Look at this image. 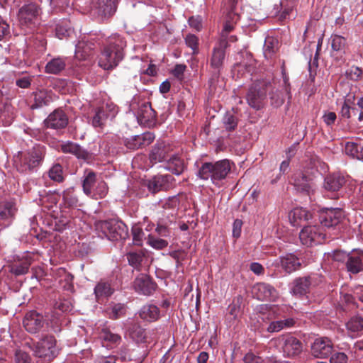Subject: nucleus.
Listing matches in <instances>:
<instances>
[{
    "instance_id": "56",
    "label": "nucleus",
    "mask_w": 363,
    "mask_h": 363,
    "mask_svg": "<svg viewBox=\"0 0 363 363\" xmlns=\"http://www.w3.org/2000/svg\"><path fill=\"white\" fill-rule=\"evenodd\" d=\"M30 354L21 350H17L14 354V363H31Z\"/></svg>"
},
{
    "instance_id": "35",
    "label": "nucleus",
    "mask_w": 363,
    "mask_h": 363,
    "mask_svg": "<svg viewBox=\"0 0 363 363\" xmlns=\"http://www.w3.org/2000/svg\"><path fill=\"white\" fill-rule=\"evenodd\" d=\"M114 289L106 281L99 282L94 288V294L98 301L101 298H108L112 295Z\"/></svg>"
},
{
    "instance_id": "32",
    "label": "nucleus",
    "mask_w": 363,
    "mask_h": 363,
    "mask_svg": "<svg viewBox=\"0 0 363 363\" xmlns=\"http://www.w3.org/2000/svg\"><path fill=\"white\" fill-rule=\"evenodd\" d=\"M311 217L310 212L303 208H295L289 213V219L294 226L301 225L302 222L308 220Z\"/></svg>"
},
{
    "instance_id": "63",
    "label": "nucleus",
    "mask_w": 363,
    "mask_h": 363,
    "mask_svg": "<svg viewBox=\"0 0 363 363\" xmlns=\"http://www.w3.org/2000/svg\"><path fill=\"white\" fill-rule=\"evenodd\" d=\"M108 192V186L106 182L101 181L98 182L95 189V194L99 196V198L104 197Z\"/></svg>"
},
{
    "instance_id": "40",
    "label": "nucleus",
    "mask_w": 363,
    "mask_h": 363,
    "mask_svg": "<svg viewBox=\"0 0 363 363\" xmlns=\"http://www.w3.org/2000/svg\"><path fill=\"white\" fill-rule=\"evenodd\" d=\"M62 199L65 206L75 208L78 206L79 200L74 194L73 188H68L62 193Z\"/></svg>"
},
{
    "instance_id": "51",
    "label": "nucleus",
    "mask_w": 363,
    "mask_h": 363,
    "mask_svg": "<svg viewBox=\"0 0 363 363\" xmlns=\"http://www.w3.org/2000/svg\"><path fill=\"white\" fill-rule=\"evenodd\" d=\"M346 325L347 328L351 332H359L363 330V318L359 316L352 317Z\"/></svg>"
},
{
    "instance_id": "44",
    "label": "nucleus",
    "mask_w": 363,
    "mask_h": 363,
    "mask_svg": "<svg viewBox=\"0 0 363 363\" xmlns=\"http://www.w3.org/2000/svg\"><path fill=\"white\" fill-rule=\"evenodd\" d=\"M286 96H287V94L284 89L273 90L270 95L272 105L274 107L281 106L285 101Z\"/></svg>"
},
{
    "instance_id": "33",
    "label": "nucleus",
    "mask_w": 363,
    "mask_h": 363,
    "mask_svg": "<svg viewBox=\"0 0 363 363\" xmlns=\"http://www.w3.org/2000/svg\"><path fill=\"white\" fill-rule=\"evenodd\" d=\"M94 44L89 41H79L75 49V57L79 60H85L92 52Z\"/></svg>"
},
{
    "instance_id": "57",
    "label": "nucleus",
    "mask_w": 363,
    "mask_h": 363,
    "mask_svg": "<svg viewBox=\"0 0 363 363\" xmlns=\"http://www.w3.org/2000/svg\"><path fill=\"white\" fill-rule=\"evenodd\" d=\"M328 257L334 261L342 262L347 261L349 254H346L342 250H335L332 253H328Z\"/></svg>"
},
{
    "instance_id": "58",
    "label": "nucleus",
    "mask_w": 363,
    "mask_h": 363,
    "mask_svg": "<svg viewBox=\"0 0 363 363\" xmlns=\"http://www.w3.org/2000/svg\"><path fill=\"white\" fill-rule=\"evenodd\" d=\"M71 31L70 28H68L66 24H57L55 28L56 36L60 39L69 35Z\"/></svg>"
},
{
    "instance_id": "12",
    "label": "nucleus",
    "mask_w": 363,
    "mask_h": 363,
    "mask_svg": "<svg viewBox=\"0 0 363 363\" xmlns=\"http://www.w3.org/2000/svg\"><path fill=\"white\" fill-rule=\"evenodd\" d=\"M173 152L172 145L164 141H157L152 147L149 154V160L152 164L167 161Z\"/></svg>"
},
{
    "instance_id": "47",
    "label": "nucleus",
    "mask_w": 363,
    "mask_h": 363,
    "mask_svg": "<svg viewBox=\"0 0 363 363\" xmlns=\"http://www.w3.org/2000/svg\"><path fill=\"white\" fill-rule=\"evenodd\" d=\"M147 243L156 250H162L168 246V242L162 238H156L152 234H149L147 238Z\"/></svg>"
},
{
    "instance_id": "61",
    "label": "nucleus",
    "mask_w": 363,
    "mask_h": 363,
    "mask_svg": "<svg viewBox=\"0 0 363 363\" xmlns=\"http://www.w3.org/2000/svg\"><path fill=\"white\" fill-rule=\"evenodd\" d=\"M188 22L190 27L196 30L200 31L202 29V19L200 16H191L189 18Z\"/></svg>"
},
{
    "instance_id": "24",
    "label": "nucleus",
    "mask_w": 363,
    "mask_h": 363,
    "mask_svg": "<svg viewBox=\"0 0 363 363\" xmlns=\"http://www.w3.org/2000/svg\"><path fill=\"white\" fill-rule=\"evenodd\" d=\"M293 184L296 189L300 192L310 194L313 191L311 179L301 172L294 174Z\"/></svg>"
},
{
    "instance_id": "43",
    "label": "nucleus",
    "mask_w": 363,
    "mask_h": 363,
    "mask_svg": "<svg viewBox=\"0 0 363 363\" xmlns=\"http://www.w3.org/2000/svg\"><path fill=\"white\" fill-rule=\"evenodd\" d=\"M242 301V297L238 296L236 299H234L233 303L229 305L228 308V313L226 315V318L228 320H235L240 313V303Z\"/></svg>"
},
{
    "instance_id": "49",
    "label": "nucleus",
    "mask_w": 363,
    "mask_h": 363,
    "mask_svg": "<svg viewBox=\"0 0 363 363\" xmlns=\"http://www.w3.org/2000/svg\"><path fill=\"white\" fill-rule=\"evenodd\" d=\"M224 128L228 131L234 130L238 125V119L235 116L231 113L227 112L223 118Z\"/></svg>"
},
{
    "instance_id": "23",
    "label": "nucleus",
    "mask_w": 363,
    "mask_h": 363,
    "mask_svg": "<svg viewBox=\"0 0 363 363\" xmlns=\"http://www.w3.org/2000/svg\"><path fill=\"white\" fill-rule=\"evenodd\" d=\"M117 0H96L94 10L101 17H109L116 11Z\"/></svg>"
},
{
    "instance_id": "3",
    "label": "nucleus",
    "mask_w": 363,
    "mask_h": 363,
    "mask_svg": "<svg viewBox=\"0 0 363 363\" xmlns=\"http://www.w3.org/2000/svg\"><path fill=\"white\" fill-rule=\"evenodd\" d=\"M34 357L39 363H49L59 354L57 340L53 335H45L38 341L33 343L31 348Z\"/></svg>"
},
{
    "instance_id": "41",
    "label": "nucleus",
    "mask_w": 363,
    "mask_h": 363,
    "mask_svg": "<svg viewBox=\"0 0 363 363\" xmlns=\"http://www.w3.org/2000/svg\"><path fill=\"white\" fill-rule=\"evenodd\" d=\"M145 257L143 250L133 251L126 254V257L130 265L135 269H139Z\"/></svg>"
},
{
    "instance_id": "38",
    "label": "nucleus",
    "mask_w": 363,
    "mask_h": 363,
    "mask_svg": "<svg viewBox=\"0 0 363 363\" xmlns=\"http://www.w3.org/2000/svg\"><path fill=\"white\" fill-rule=\"evenodd\" d=\"M66 66L64 59L57 57L49 61L45 66V72L47 73L57 74L62 71Z\"/></svg>"
},
{
    "instance_id": "39",
    "label": "nucleus",
    "mask_w": 363,
    "mask_h": 363,
    "mask_svg": "<svg viewBox=\"0 0 363 363\" xmlns=\"http://www.w3.org/2000/svg\"><path fill=\"white\" fill-rule=\"evenodd\" d=\"M279 48V42L272 37L266 38L264 45V55L266 58H272Z\"/></svg>"
},
{
    "instance_id": "62",
    "label": "nucleus",
    "mask_w": 363,
    "mask_h": 363,
    "mask_svg": "<svg viewBox=\"0 0 363 363\" xmlns=\"http://www.w3.org/2000/svg\"><path fill=\"white\" fill-rule=\"evenodd\" d=\"M347 356L344 352H335L332 354L330 362V363H347Z\"/></svg>"
},
{
    "instance_id": "60",
    "label": "nucleus",
    "mask_w": 363,
    "mask_h": 363,
    "mask_svg": "<svg viewBox=\"0 0 363 363\" xmlns=\"http://www.w3.org/2000/svg\"><path fill=\"white\" fill-rule=\"evenodd\" d=\"M155 231L160 237L167 238L170 235V229L167 225L161 223H157Z\"/></svg>"
},
{
    "instance_id": "46",
    "label": "nucleus",
    "mask_w": 363,
    "mask_h": 363,
    "mask_svg": "<svg viewBox=\"0 0 363 363\" xmlns=\"http://www.w3.org/2000/svg\"><path fill=\"white\" fill-rule=\"evenodd\" d=\"M30 265V263L26 260L20 263H15L10 267L9 271L15 276L23 275L28 273Z\"/></svg>"
},
{
    "instance_id": "4",
    "label": "nucleus",
    "mask_w": 363,
    "mask_h": 363,
    "mask_svg": "<svg viewBox=\"0 0 363 363\" xmlns=\"http://www.w3.org/2000/svg\"><path fill=\"white\" fill-rule=\"evenodd\" d=\"M45 155L43 146L36 145L28 152H19L18 169L22 172H33L40 166Z\"/></svg>"
},
{
    "instance_id": "54",
    "label": "nucleus",
    "mask_w": 363,
    "mask_h": 363,
    "mask_svg": "<svg viewBox=\"0 0 363 363\" xmlns=\"http://www.w3.org/2000/svg\"><path fill=\"white\" fill-rule=\"evenodd\" d=\"M186 45L192 50V54L199 53V38L194 34H188L185 38Z\"/></svg>"
},
{
    "instance_id": "20",
    "label": "nucleus",
    "mask_w": 363,
    "mask_h": 363,
    "mask_svg": "<svg viewBox=\"0 0 363 363\" xmlns=\"http://www.w3.org/2000/svg\"><path fill=\"white\" fill-rule=\"evenodd\" d=\"M40 9L35 4L24 5L18 11V19L21 26L33 24V21L39 14Z\"/></svg>"
},
{
    "instance_id": "19",
    "label": "nucleus",
    "mask_w": 363,
    "mask_h": 363,
    "mask_svg": "<svg viewBox=\"0 0 363 363\" xmlns=\"http://www.w3.org/2000/svg\"><path fill=\"white\" fill-rule=\"evenodd\" d=\"M44 124L48 128H64L68 124V118L62 110L56 109L47 117Z\"/></svg>"
},
{
    "instance_id": "45",
    "label": "nucleus",
    "mask_w": 363,
    "mask_h": 363,
    "mask_svg": "<svg viewBox=\"0 0 363 363\" xmlns=\"http://www.w3.org/2000/svg\"><path fill=\"white\" fill-rule=\"evenodd\" d=\"M48 176L50 179L56 182H62L64 181L62 167L57 163L55 164L49 170Z\"/></svg>"
},
{
    "instance_id": "28",
    "label": "nucleus",
    "mask_w": 363,
    "mask_h": 363,
    "mask_svg": "<svg viewBox=\"0 0 363 363\" xmlns=\"http://www.w3.org/2000/svg\"><path fill=\"white\" fill-rule=\"evenodd\" d=\"M345 184V179L340 174H332L325 178L324 189L330 192H336L342 189Z\"/></svg>"
},
{
    "instance_id": "55",
    "label": "nucleus",
    "mask_w": 363,
    "mask_h": 363,
    "mask_svg": "<svg viewBox=\"0 0 363 363\" xmlns=\"http://www.w3.org/2000/svg\"><path fill=\"white\" fill-rule=\"evenodd\" d=\"M131 231L133 235V244L138 246H141L143 245L145 235L142 228L138 225H134L132 228Z\"/></svg>"
},
{
    "instance_id": "48",
    "label": "nucleus",
    "mask_w": 363,
    "mask_h": 363,
    "mask_svg": "<svg viewBox=\"0 0 363 363\" xmlns=\"http://www.w3.org/2000/svg\"><path fill=\"white\" fill-rule=\"evenodd\" d=\"M96 183V174L94 172H89L86 175L84 179L83 180V191L84 192L89 196L91 194V189L93 185Z\"/></svg>"
},
{
    "instance_id": "36",
    "label": "nucleus",
    "mask_w": 363,
    "mask_h": 363,
    "mask_svg": "<svg viewBox=\"0 0 363 363\" xmlns=\"http://www.w3.org/2000/svg\"><path fill=\"white\" fill-rule=\"evenodd\" d=\"M108 116L107 111L104 108H96L91 119V125L96 128L102 129L106 123Z\"/></svg>"
},
{
    "instance_id": "9",
    "label": "nucleus",
    "mask_w": 363,
    "mask_h": 363,
    "mask_svg": "<svg viewBox=\"0 0 363 363\" xmlns=\"http://www.w3.org/2000/svg\"><path fill=\"white\" fill-rule=\"evenodd\" d=\"M175 186V179L170 174H157L152 177L147 182V187L150 192L155 194L161 191H168Z\"/></svg>"
},
{
    "instance_id": "16",
    "label": "nucleus",
    "mask_w": 363,
    "mask_h": 363,
    "mask_svg": "<svg viewBox=\"0 0 363 363\" xmlns=\"http://www.w3.org/2000/svg\"><path fill=\"white\" fill-rule=\"evenodd\" d=\"M135 291L145 296H150L156 290L157 284L147 274H141L133 281Z\"/></svg>"
},
{
    "instance_id": "64",
    "label": "nucleus",
    "mask_w": 363,
    "mask_h": 363,
    "mask_svg": "<svg viewBox=\"0 0 363 363\" xmlns=\"http://www.w3.org/2000/svg\"><path fill=\"white\" fill-rule=\"evenodd\" d=\"M244 363H263L262 359L254 354L253 353H247L243 358Z\"/></svg>"
},
{
    "instance_id": "13",
    "label": "nucleus",
    "mask_w": 363,
    "mask_h": 363,
    "mask_svg": "<svg viewBox=\"0 0 363 363\" xmlns=\"http://www.w3.org/2000/svg\"><path fill=\"white\" fill-rule=\"evenodd\" d=\"M274 264L276 267H281L287 274L297 271L301 267V259L294 253H286L280 256L275 260Z\"/></svg>"
},
{
    "instance_id": "1",
    "label": "nucleus",
    "mask_w": 363,
    "mask_h": 363,
    "mask_svg": "<svg viewBox=\"0 0 363 363\" xmlns=\"http://www.w3.org/2000/svg\"><path fill=\"white\" fill-rule=\"evenodd\" d=\"M126 43L119 35H113L107 40L101 50L99 65L106 70L113 69L118 66L124 57V48Z\"/></svg>"
},
{
    "instance_id": "15",
    "label": "nucleus",
    "mask_w": 363,
    "mask_h": 363,
    "mask_svg": "<svg viewBox=\"0 0 363 363\" xmlns=\"http://www.w3.org/2000/svg\"><path fill=\"white\" fill-rule=\"evenodd\" d=\"M155 138V136L152 133L145 132L141 135L125 138L123 143L128 149L135 150L148 146L154 141Z\"/></svg>"
},
{
    "instance_id": "53",
    "label": "nucleus",
    "mask_w": 363,
    "mask_h": 363,
    "mask_svg": "<svg viewBox=\"0 0 363 363\" xmlns=\"http://www.w3.org/2000/svg\"><path fill=\"white\" fill-rule=\"evenodd\" d=\"M232 16H233V17H235V13H230L228 14V18H232L233 21H230L228 20L224 23L223 28L221 31L220 40L225 39L226 41H228L227 38H228V33H230L234 29L235 22H234V20H233V18L232 17Z\"/></svg>"
},
{
    "instance_id": "7",
    "label": "nucleus",
    "mask_w": 363,
    "mask_h": 363,
    "mask_svg": "<svg viewBox=\"0 0 363 363\" xmlns=\"http://www.w3.org/2000/svg\"><path fill=\"white\" fill-rule=\"evenodd\" d=\"M228 43L225 39L219 40L212 50L210 58V67L213 69V76L218 78L220 75L225 57V49Z\"/></svg>"
},
{
    "instance_id": "25",
    "label": "nucleus",
    "mask_w": 363,
    "mask_h": 363,
    "mask_svg": "<svg viewBox=\"0 0 363 363\" xmlns=\"http://www.w3.org/2000/svg\"><path fill=\"white\" fill-rule=\"evenodd\" d=\"M61 149L64 153L72 154L78 159H82L86 162L91 160V154L77 143L68 142L62 145Z\"/></svg>"
},
{
    "instance_id": "21",
    "label": "nucleus",
    "mask_w": 363,
    "mask_h": 363,
    "mask_svg": "<svg viewBox=\"0 0 363 363\" xmlns=\"http://www.w3.org/2000/svg\"><path fill=\"white\" fill-rule=\"evenodd\" d=\"M333 345L327 337H320L315 340L311 346L312 354L318 358L327 357L331 354Z\"/></svg>"
},
{
    "instance_id": "26",
    "label": "nucleus",
    "mask_w": 363,
    "mask_h": 363,
    "mask_svg": "<svg viewBox=\"0 0 363 363\" xmlns=\"http://www.w3.org/2000/svg\"><path fill=\"white\" fill-rule=\"evenodd\" d=\"M254 291L259 300H274L277 296V290L270 284L259 283L254 286Z\"/></svg>"
},
{
    "instance_id": "59",
    "label": "nucleus",
    "mask_w": 363,
    "mask_h": 363,
    "mask_svg": "<svg viewBox=\"0 0 363 363\" xmlns=\"http://www.w3.org/2000/svg\"><path fill=\"white\" fill-rule=\"evenodd\" d=\"M102 338L106 340L111 342L112 343H117L121 341V337L118 334L112 333L108 330H104L102 333Z\"/></svg>"
},
{
    "instance_id": "2",
    "label": "nucleus",
    "mask_w": 363,
    "mask_h": 363,
    "mask_svg": "<svg viewBox=\"0 0 363 363\" xmlns=\"http://www.w3.org/2000/svg\"><path fill=\"white\" fill-rule=\"evenodd\" d=\"M232 164L233 163L227 159L215 162H204L199 168L197 176L203 180L211 179L213 184L219 185L220 182L230 174Z\"/></svg>"
},
{
    "instance_id": "52",
    "label": "nucleus",
    "mask_w": 363,
    "mask_h": 363,
    "mask_svg": "<svg viewBox=\"0 0 363 363\" xmlns=\"http://www.w3.org/2000/svg\"><path fill=\"white\" fill-rule=\"evenodd\" d=\"M54 308L63 313L69 312L73 308L72 301L70 298H60L55 302Z\"/></svg>"
},
{
    "instance_id": "37",
    "label": "nucleus",
    "mask_w": 363,
    "mask_h": 363,
    "mask_svg": "<svg viewBox=\"0 0 363 363\" xmlns=\"http://www.w3.org/2000/svg\"><path fill=\"white\" fill-rule=\"evenodd\" d=\"M346 155L357 160L363 159V146L354 142H347L345 145Z\"/></svg>"
},
{
    "instance_id": "27",
    "label": "nucleus",
    "mask_w": 363,
    "mask_h": 363,
    "mask_svg": "<svg viewBox=\"0 0 363 363\" xmlns=\"http://www.w3.org/2000/svg\"><path fill=\"white\" fill-rule=\"evenodd\" d=\"M164 168L176 175H180L184 171L186 165L178 154L172 152L167 160Z\"/></svg>"
},
{
    "instance_id": "34",
    "label": "nucleus",
    "mask_w": 363,
    "mask_h": 363,
    "mask_svg": "<svg viewBox=\"0 0 363 363\" xmlns=\"http://www.w3.org/2000/svg\"><path fill=\"white\" fill-rule=\"evenodd\" d=\"M17 209L11 201L0 202V220L9 221L15 216Z\"/></svg>"
},
{
    "instance_id": "50",
    "label": "nucleus",
    "mask_w": 363,
    "mask_h": 363,
    "mask_svg": "<svg viewBox=\"0 0 363 363\" xmlns=\"http://www.w3.org/2000/svg\"><path fill=\"white\" fill-rule=\"evenodd\" d=\"M331 46L334 51L343 50L346 46V39L339 35H332L331 38Z\"/></svg>"
},
{
    "instance_id": "8",
    "label": "nucleus",
    "mask_w": 363,
    "mask_h": 363,
    "mask_svg": "<svg viewBox=\"0 0 363 363\" xmlns=\"http://www.w3.org/2000/svg\"><path fill=\"white\" fill-rule=\"evenodd\" d=\"M321 281L318 274L296 277L294 279L291 293L296 296H303L310 292L311 287L317 286Z\"/></svg>"
},
{
    "instance_id": "30",
    "label": "nucleus",
    "mask_w": 363,
    "mask_h": 363,
    "mask_svg": "<svg viewBox=\"0 0 363 363\" xmlns=\"http://www.w3.org/2000/svg\"><path fill=\"white\" fill-rule=\"evenodd\" d=\"M127 333L129 337L137 343L146 342L147 334L145 330L138 323L131 322L128 326Z\"/></svg>"
},
{
    "instance_id": "14",
    "label": "nucleus",
    "mask_w": 363,
    "mask_h": 363,
    "mask_svg": "<svg viewBox=\"0 0 363 363\" xmlns=\"http://www.w3.org/2000/svg\"><path fill=\"white\" fill-rule=\"evenodd\" d=\"M343 218L344 213L341 208H326L320 213L319 220L323 226L332 228L338 225Z\"/></svg>"
},
{
    "instance_id": "29",
    "label": "nucleus",
    "mask_w": 363,
    "mask_h": 363,
    "mask_svg": "<svg viewBox=\"0 0 363 363\" xmlns=\"http://www.w3.org/2000/svg\"><path fill=\"white\" fill-rule=\"evenodd\" d=\"M52 94L45 89L39 90L33 93L34 103L30 106L31 109H36L44 106H48L52 101Z\"/></svg>"
},
{
    "instance_id": "11",
    "label": "nucleus",
    "mask_w": 363,
    "mask_h": 363,
    "mask_svg": "<svg viewBox=\"0 0 363 363\" xmlns=\"http://www.w3.org/2000/svg\"><path fill=\"white\" fill-rule=\"evenodd\" d=\"M325 235L322 228L318 225L305 226L299 234L303 245L311 246L313 244L321 243L325 240Z\"/></svg>"
},
{
    "instance_id": "42",
    "label": "nucleus",
    "mask_w": 363,
    "mask_h": 363,
    "mask_svg": "<svg viewBox=\"0 0 363 363\" xmlns=\"http://www.w3.org/2000/svg\"><path fill=\"white\" fill-rule=\"evenodd\" d=\"M109 310V318L116 320L125 315L127 307L124 303H113Z\"/></svg>"
},
{
    "instance_id": "10",
    "label": "nucleus",
    "mask_w": 363,
    "mask_h": 363,
    "mask_svg": "<svg viewBox=\"0 0 363 363\" xmlns=\"http://www.w3.org/2000/svg\"><path fill=\"white\" fill-rule=\"evenodd\" d=\"M47 324L48 323L43 315L36 311L28 312L23 320L24 328L30 334L40 333Z\"/></svg>"
},
{
    "instance_id": "31",
    "label": "nucleus",
    "mask_w": 363,
    "mask_h": 363,
    "mask_svg": "<svg viewBox=\"0 0 363 363\" xmlns=\"http://www.w3.org/2000/svg\"><path fill=\"white\" fill-rule=\"evenodd\" d=\"M139 316L146 321H155L160 317V309L153 304L145 305L140 310Z\"/></svg>"
},
{
    "instance_id": "18",
    "label": "nucleus",
    "mask_w": 363,
    "mask_h": 363,
    "mask_svg": "<svg viewBox=\"0 0 363 363\" xmlns=\"http://www.w3.org/2000/svg\"><path fill=\"white\" fill-rule=\"evenodd\" d=\"M137 119L138 123L143 125L150 127L155 125L156 112L152 108L150 103L144 102L139 105L137 111Z\"/></svg>"
},
{
    "instance_id": "22",
    "label": "nucleus",
    "mask_w": 363,
    "mask_h": 363,
    "mask_svg": "<svg viewBox=\"0 0 363 363\" xmlns=\"http://www.w3.org/2000/svg\"><path fill=\"white\" fill-rule=\"evenodd\" d=\"M346 267L347 271L352 274L363 271V251L353 250L350 253L346 261Z\"/></svg>"
},
{
    "instance_id": "17",
    "label": "nucleus",
    "mask_w": 363,
    "mask_h": 363,
    "mask_svg": "<svg viewBox=\"0 0 363 363\" xmlns=\"http://www.w3.org/2000/svg\"><path fill=\"white\" fill-rule=\"evenodd\" d=\"M284 354L291 357L298 355L302 351V343L293 336H283L279 339Z\"/></svg>"
},
{
    "instance_id": "6",
    "label": "nucleus",
    "mask_w": 363,
    "mask_h": 363,
    "mask_svg": "<svg viewBox=\"0 0 363 363\" xmlns=\"http://www.w3.org/2000/svg\"><path fill=\"white\" fill-rule=\"evenodd\" d=\"M267 92V84L264 82L253 83L249 88L246 96L247 104L255 110H259L264 106Z\"/></svg>"
},
{
    "instance_id": "5",
    "label": "nucleus",
    "mask_w": 363,
    "mask_h": 363,
    "mask_svg": "<svg viewBox=\"0 0 363 363\" xmlns=\"http://www.w3.org/2000/svg\"><path fill=\"white\" fill-rule=\"evenodd\" d=\"M97 228L110 240H125L128 236V227L121 220L111 219L100 221Z\"/></svg>"
}]
</instances>
